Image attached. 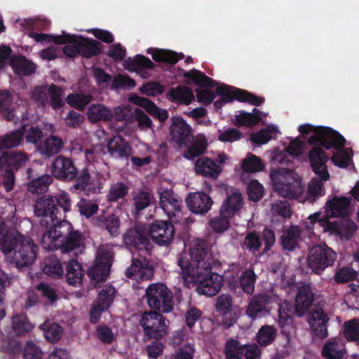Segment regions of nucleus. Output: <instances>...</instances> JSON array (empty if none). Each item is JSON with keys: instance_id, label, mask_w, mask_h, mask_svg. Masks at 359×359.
<instances>
[{"instance_id": "f257e3e1", "label": "nucleus", "mask_w": 359, "mask_h": 359, "mask_svg": "<svg viewBox=\"0 0 359 359\" xmlns=\"http://www.w3.org/2000/svg\"><path fill=\"white\" fill-rule=\"evenodd\" d=\"M71 208L70 196L65 191L55 196H43L36 201L34 215L40 217L39 225L44 229L41 238L43 249L67 253L81 246V233L74 230L72 223L65 219Z\"/></svg>"}, {"instance_id": "f03ea898", "label": "nucleus", "mask_w": 359, "mask_h": 359, "mask_svg": "<svg viewBox=\"0 0 359 359\" xmlns=\"http://www.w3.org/2000/svg\"><path fill=\"white\" fill-rule=\"evenodd\" d=\"M215 262L208 242L203 239H196L190 253H182L177 259L182 278L196 283L198 293L208 297L216 295L223 283L222 276L212 272Z\"/></svg>"}, {"instance_id": "7ed1b4c3", "label": "nucleus", "mask_w": 359, "mask_h": 359, "mask_svg": "<svg viewBox=\"0 0 359 359\" xmlns=\"http://www.w3.org/2000/svg\"><path fill=\"white\" fill-rule=\"evenodd\" d=\"M50 171L53 177L58 181L72 182L70 191L75 194L89 196L100 189L90 165L86 164L79 169L69 157L63 155L56 156L51 163Z\"/></svg>"}, {"instance_id": "20e7f679", "label": "nucleus", "mask_w": 359, "mask_h": 359, "mask_svg": "<svg viewBox=\"0 0 359 359\" xmlns=\"http://www.w3.org/2000/svg\"><path fill=\"white\" fill-rule=\"evenodd\" d=\"M124 243L137 250L133 254L131 264L126 270V276L137 280H150L154 268L147 255H150L151 244L145 231L138 226L128 229L123 236Z\"/></svg>"}, {"instance_id": "39448f33", "label": "nucleus", "mask_w": 359, "mask_h": 359, "mask_svg": "<svg viewBox=\"0 0 359 359\" xmlns=\"http://www.w3.org/2000/svg\"><path fill=\"white\" fill-rule=\"evenodd\" d=\"M38 249L32 239L21 234L14 236L7 233L0 238V250L18 267L32 265L36 259Z\"/></svg>"}, {"instance_id": "423d86ee", "label": "nucleus", "mask_w": 359, "mask_h": 359, "mask_svg": "<svg viewBox=\"0 0 359 359\" xmlns=\"http://www.w3.org/2000/svg\"><path fill=\"white\" fill-rule=\"evenodd\" d=\"M298 130L302 135L313 132L309 137L308 143L311 145H320L326 149H340L346 142L345 138L339 133L330 127L315 128L310 124H304L299 126Z\"/></svg>"}, {"instance_id": "0eeeda50", "label": "nucleus", "mask_w": 359, "mask_h": 359, "mask_svg": "<svg viewBox=\"0 0 359 359\" xmlns=\"http://www.w3.org/2000/svg\"><path fill=\"white\" fill-rule=\"evenodd\" d=\"M243 197L238 191L227 195L219 211V216L210 220V226L213 231L221 233L230 226L229 219L233 217L242 208Z\"/></svg>"}, {"instance_id": "6e6552de", "label": "nucleus", "mask_w": 359, "mask_h": 359, "mask_svg": "<svg viewBox=\"0 0 359 359\" xmlns=\"http://www.w3.org/2000/svg\"><path fill=\"white\" fill-rule=\"evenodd\" d=\"M287 172V169L285 168H278L271 171L270 178L273 189L283 198L300 200L304 191L302 180L299 179L288 181L285 176Z\"/></svg>"}, {"instance_id": "1a4fd4ad", "label": "nucleus", "mask_w": 359, "mask_h": 359, "mask_svg": "<svg viewBox=\"0 0 359 359\" xmlns=\"http://www.w3.org/2000/svg\"><path fill=\"white\" fill-rule=\"evenodd\" d=\"M276 243L273 230L265 227L262 231H252L247 233L243 241V248L253 255L267 254Z\"/></svg>"}, {"instance_id": "9d476101", "label": "nucleus", "mask_w": 359, "mask_h": 359, "mask_svg": "<svg viewBox=\"0 0 359 359\" xmlns=\"http://www.w3.org/2000/svg\"><path fill=\"white\" fill-rule=\"evenodd\" d=\"M145 297L152 309L161 313H169L173 309V294L163 283L151 284L146 290Z\"/></svg>"}, {"instance_id": "9b49d317", "label": "nucleus", "mask_w": 359, "mask_h": 359, "mask_svg": "<svg viewBox=\"0 0 359 359\" xmlns=\"http://www.w3.org/2000/svg\"><path fill=\"white\" fill-rule=\"evenodd\" d=\"M165 320L160 312H144L139 320V324L143 328L144 339L158 340L165 336L168 330Z\"/></svg>"}, {"instance_id": "f8f14e48", "label": "nucleus", "mask_w": 359, "mask_h": 359, "mask_svg": "<svg viewBox=\"0 0 359 359\" xmlns=\"http://www.w3.org/2000/svg\"><path fill=\"white\" fill-rule=\"evenodd\" d=\"M56 42L61 45L67 43L77 44L79 55L86 59L99 55L103 48L102 44L99 41L76 34H65L63 36L57 37Z\"/></svg>"}, {"instance_id": "ddd939ff", "label": "nucleus", "mask_w": 359, "mask_h": 359, "mask_svg": "<svg viewBox=\"0 0 359 359\" xmlns=\"http://www.w3.org/2000/svg\"><path fill=\"white\" fill-rule=\"evenodd\" d=\"M337 253L327 245L313 247L308 256V265L316 274H321L326 268L334 264Z\"/></svg>"}, {"instance_id": "4468645a", "label": "nucleus", "mask_w": 359, "mask_h": 359, "mask_svg": "<svg viewBox=\"0 0 359 359\" xmlns=\"http://www.w3.org/2000/svg\"><path fill=\"white\" fill-rule=\"evenodd\" d=\"M149 235L157 245L168 246L173 241L175 228L169 221L155 220L149 226Z\"/></svg>"}, {"instance_id": "2eb2a0df", "label": "nucleus", "mask_w": 359, "mask_h": 359, "mask_svg": "<svg viewBox=\"0 0 359 359\" xmlns=\"http://www.w3.org/2000/svg\"><path fill=\"white\" fill-rule=\"evenodd\" d=\"M224 353L227 359H256L260 355L256 344L240 346L239 341L233 339L226 341Z\"/></svg>"}, {"instance_id": "dca6fc26", "label": "nucleus", "mask_w": 359, "mask_h": 359, "mask_svg": "<svg viewBox=\"0 0 359 359\" xmlns=\"http://www.w3.org/2000/svg\"><path fill=\"white\" fill-rule=\"evenodd\" d=\"M170 133L172 140L180 145L188 147L194 140L191 126L180 116L171 118Z\"/></svg>"}, {"instance_id": "f3484780", "label": "nucleus", "mask_w": 359, "mask_h": 359, "mask_svg": "<svg viewBox=\"0 0 359 359\" xmlns=\"http://www.w3.org/2000/svg\"><path fill=\"white\" fill-rule=\"evenodd\" d=\"M319 146L316 145L313 147L309 151L308 156L313 172L324 181H327L330 178V174L326 163L330 157Z\"/></svg>"}, {"instance_id": "a211bd4d", "label": "nucleus", "mask_w": 359, "mask_h": 359, "mask_svg": "<svg viewBox=\"0 0 359 359\" xmlns=\"http://www.w3.org/2000/svg\"><path fill=\"white\" fill-rule=\"evenodd\" d=\"M295 313L294 306L288 302L281 303L278 309V324L280 328V334L285 337L289 344L291 339V332L293 330V314Z\"/></svg>"}, {"instance_id": "6ab92c4d", "label": "nucleus", "mask_w": 359, "mask_h": 359, "mask_svg": "<svg viewBox=\"0 0 359 359\" xmlns=\"http://www.w3.org/2000/svg\"><path fill=\"white\" fill-rule=\"evenodd\" d=\"M272 297L266 293L254 295L246 310L248 317L255 320L269 313V305L272 303Z\"/></svg>"}, {"instance_id": "aec40b11", "label": "nucleus", "mask_w": 359, "mask_h": 359, "mask_svg": "<svg viewBox=\"0 0 359 359\" xmlns=\"http://www.w3.org/2000/svg\"><path fill=\"white\" fill-rule=\"evenodd\" d=\"M186 204L189 210L197 215H204L211 208L213 201L211 197L205 192L190 193L186 198Z\"/></svg>"}, {"instance_id": "412c9836", "label": "nucleus", "mask_w": 359, "mask_h": 359, "mask_svg": "<svg viewBox=\"0 0 359 359\" xmlns=\"http://www.w3.org/2000/svg\"><path fill=\"white\" fill-rule=\"evenodd\" d=\"M329 317L321 308L313 309L309 313L308 322L313 334L319 339L327 337Z\"/></svg>"}, {"instance_id": "4be33fe9", "label": "nucleus", "mask_w": 359, "mask_h": 359, "mask_svg": "<svg viewBox=\"0 0 359 359\" xmlns=\"http://www.w3.org/2000/svg\"><path fill=\"white\" fill-rule=\"evenodd\" d=\"M314 300V293L309 284H303L298 289L294 303L295 314L304 316L309 310Z\"/></svg>"}, {"instance_id": "5701e85b", "label": "nucleus", "mask_w": 359, "mask_h": 359, "mask_svg": "<svg viewBox=\"0 0 359 359\" xmlns=\"http://www.w3.org/2000/svg\"><path fill=\"white\" fill-rule=\"evenodd\" d=\"M160 205L170 219L181 212L182 201L172 190L165 189L160 192Z\"/></svg>"}, {"instance_id": "b1692460", "label": "nucleus", "mask_w": 359, "mask_h": 359, "mask_svg": "<svg viewBox=\"0 0 359 359\" xmlns=\"http://www.w3.org/2000/svg\"><path fill=\"white\" fill-rule=\"evenodd\" d=\"M232 298L229 294H222L217 297V311L222 316V325L228 329L236 323V318L231 313Z\"/></svg>"}, {"instance_id": "393cba45", "label": "nucleus", "mask_w": 359, "mask_h": 359, "mask_svg": "<svg viewBox=\"0 0 359 359\" xmlns=\"http://www.w3.org/2000/svg\"><path fill=\"white\" fill-rule=\"evenodd\" d=\"M107 148L108 152L113 157L128 158L132 154L131 147L120 135H115L111 138L107 144Z\"/></svg>"}, {"instance_id": "a878e982", "label": "nucleus", "mask_w": 359, "mask_h": 359, "mask_svg": "<svg viewBox=\"0 0 359 359\" xmlns=\"http://www.w3.org/2000/svg\"><path fill=\"white\" fill-rule=\"evenodd\" d=\"M27 160L23 152L5 151L0 156V169L17 171Z\"/></svg>"}, {"instance_id": "bb28decb", "label": "nucleus", "mask_w": 359, "mask_h": 359, "mask_svg": "<svg viewBox=\"0 0 359 359\" xmlns=\"http://www.w3.org/2000/svg\"><path fill=\"white\" fill-rule=\"evenodd\" d=\"M131 101L136 105L144 108L151 116L158 119L161 123H164L168 118L167 110L158 107L154 102L146 97L135 95L132 97Z\"/></svg>"}, {"instance_id": "cd10ccee", "label": "nucleus", "mask_w": 359, "mask_h": 359, "mask_svg": "<svg viewBox=\"0 0 359 359\" xmlns=\"http://www.w3.org/2000/svg\"><path fill=\"white\" fill-rule=\"evenodd\" d=\"M95 224L102 229H105L111 237L115 238L120 233L121 221L114 213L102 214L96 217Z\"/></svg>"}, {"instance_id": "c85d7f7f", "label": "nucleus", "mask_w": 359, "mask_h": 359, "mask_svg": "<svg viewBox=\"0 0 359 359\" xmlns=\"http://www.w3.org/2000/svg\"><path fill=\"white\" fill-rule=\"evenodd\" d=\"M195 170L197 174L204 177L217 178L222 172L219 164L206 156L199 157L195 163Z\"/></svg>"}, {"instance_id": "c756f323", "label": "nucleus", "mask_w": 359, "mask_h": 359, "mask_svg": "<svg viewBox=\"0 0 359 359\" xmlns=\"http://www.w3.org/2000/svg\"><path fill=\"white\" fill-rule=\"evenodd\" d=\"M147 53L151 55L152 59L156 62L170 65L176 64L184 57L183 53H177L173 50L158 48H149Z\"/></svg>"}, {"instance_id": "7c9ffc66", "label": "nucleus", "mask_w": 359, "mask_h": 359, "mask_svg": "<svg viewBox=\"0 0 359 359\" xmlns=\"http://www.w3.org/2000/svg\"><path fill=\"white\" fill-rule=\"evenodd\" d=\"M308 219L311 224L318 223L323 229L324 232H329L331 234L341 235L342 233L341 226L337 222H330L328 215H322L321 212H315L310 215Z\"/></svg>"}, {"instance_id": "2f4dec72", "label": "nucleus", "mask_w": 359, "mask_h": 359, "mask_svg": "<svg viewBox=\"0 0 359 359\" xmlns=\"http://www.w3.org/2000/svg\"><path fill=\"white\" fill-rule=\"evenodd\" d=\"M168 95L172 102L185 105H189L194 100V95L191 88L182 85L171 88Z\"/></svg>"}, {"instance_id": "473e14b6", "label": "nucleus", "mask_w": 359, "mask_h": 359, "mask_svg": "<svg viewBox=\"0 0 359 359\" xmlns=\"http://www.w3.org/2000/svg\"><path fill=\"white\" fill-rule=\"evenodd\" d=\"M88 118L92 123L110 121L113 116V111L102 104H91L87 112Z\"/></svg>"}, {"instance_id": "72a5a7b5", "label": "nucleus", "mask_w": 359, "mask_h": 359, "mask_svg": "<svg viewBox=\"0 0 359 359\" xmlns=\"http://www.w3.org/2000/svg\"><path fill=\"white\" fill-rule=\"evenodd\" d=\"M11 325L13 333L18 337L25 335L34 328V325L23 313L14 315L11 319Z\"/></svg>"}, {"instance_id": "f704fd0d", "label": "nucleus", "mask_w": 359, "mask_h": 359, "mask_svg": "<svg viewBox=\"0 0 359 359\" xmlns=\"http://www.w3.org/2000/svg\"><path fill=\"white\" fill-rule=\"evenodd\" d=\"M126 62L128 63L131 69L135 71L143 78H147L149 74L147 69H151L154 67L153 62L147 57L142 55H137L134 58H128Z\"/></svg>"}, {"instance_id": "c9c22d12", "label": "nucleus", "mask_w": 359, "mask_h": 359, "mask_svg": "<svg viewBox=\"0 0 359 359\" xmlns=\"http://www.w3.org/2000/svg\"><path fill=\"white\" fill-rule=\"evenodd\" d=\"M14 72L20 76H29L36 70V65L25 56H14L11 60Z\"/></svg>"}, {"instance_id": "e433bc0d", "label": "nucleus", "mask_w": 359, "mask_h": 359, "mask_svg": "<svg viewBox=\"0 0 359 359\" xmlns=\"http://www.w3.org/2000/svg\"><path fill=\"white\" fill-rule=\"evenodd\" d=\"M350 200L347 197H335L327 202L332 217H346L348 215Z\"/></svg>"}, {"instance_id": "4c0bfd02", "label": "nucleus", "mask_w": 359, "mask_h": 359, "mask_svg": "<svg viewBox=\"0 0 359 359\" xmlns=\"http://www.w3.org/2000/svg\"><path fill=\"white\" fill-rule=\"evenodd\" d=\"M83 276L81 265L76 259H71L67 265L66 280L71 285H80Z\"/></svg>"}, {"instance_id": "58836bf2", "label": "nucleus", "mask_w": 359, "mask_h": 359, "mask_svg": "<svg viewBox=\"0 0 359 359\" xmlns=\"http://www.w3.org/2000/svg\"><path fill=\"white\" fill-rule=\"evenodd\" d=\"M183 76L201 88L213 87L216 85V82L212 79L195 69L191 71H184Z\"/></svg>"}, {"instance_id": "ea45409f", "label": "nucleus", "mask_w": 359, "mask_h": 359, "mask_svg": "<svg viewBox=\"0 0 359 359\" xmlns=\"http://www.w3.org/2000/svg\"><path fill=\"white\" fill-rule=\"evenodd\" d=\"M43 271L45 274L53 278L62 277L64 273L62 264L55 255H50L45 259Z\"/></svg>"}, {"instance_id": "a19ab883", "label": "nucleus", "mask_w": 359, "mask_h": 359, "mask_svg": "<svg viewBox=\"0 0 359 359\" xmlns=\"http://www.w3.org/2000/svg\"><path fill=\"white\" fill-rule=\"evenodd\" d=\"M277 336V330L273 325H265L262 326L256 335L257 344L263 347L271 344Z\"/></svg>"}, {"instance_id": "79ce46f5", "label": "nucleus", "mask_w": 359, "mask_h": 359, "mask_svg": "<svg viewBox=\"0 0 359 359\" xmlns=\"http://www.w3.org/2000/svg\"><path fill=\"white\" fill-rule=\"evenodd\" d=\"M345 353V349L341 348L339 342L330 340L324 344L321 354L325 359H343Z\"/></svg>"}, {"instance_id": "37998d69", "label": "nucleus", "mask_w": 359, "mask_h": 359, "mask_svg": "<svg viewBox=\"0 0 359 359\" xmlns=\"http://www.w3.org/2000/svg\"><path fill=\"white\" fill-rule=\"evenodd\" d=\"M116 290L111 285H106L99 292L95 304L108 310L113 304Z\"/></svg>"}, {"instance_id": "c03bdc74", "label": "nucleus", "mask_w": 359, "mask_h": 359, "mask_svg": "<svg viewBox=\"0 0 359 359\" xmlns=\"http://www.w3.org/2000/svg\"><path fill=\"white\" fill-rule=\"evenodd\" d=\"M208 147V142L203 135H198L192 145L184 153V156L189 160H194L196 157L201 156Z\"/></svg>"}, {"instance_id": "a18cd8bd", "label": "nucleus", "mask_w": 359, "mask_h": 359, "mask_svg": "<svg viewBox=\"0 0 359 359\" xmlns=\"http://www.w3.org/2000/svg\"><path fill=\"white\" fill-rule=\"evenodd\" d=\"M53 182V177L50 175H43L31 180L27 184L28 191L32 194H43L49 185Z\"/></svg>"}, {"instance_id": "49530a36", "label": "nucleus", "mask_w": 359, "mask_h": 359, "mask_svg": "<svg viewBox=\"0 0 359 359\" xmlns=\"http://www.w3.org/2000/svg\"><path fill=\"white\" fill-rule=\"evenodd\" d=\"M323 180L320 177H314L311 180L308 185V191L305 200L313 203L319 197L325 194Z\"/></svg>"}, {"instance_id": "de8ad7c7", "label": "nucleus", "mask_w": 359, "mask_h": 359, "mask_svg": "<svg viewBox=\"0 0 359 359\" xmlns=\"http://www.w3.org/2000/svg\"><path fill=\"white\" fill-rule=\"evenodd\" d=\"M300 236V230L297 226H292L280 238L283 249L292 251L294 250Z\"/></svg>"}, {"instance_id": "09e8293b", "label": "nucleus", "mask_w": 359, "mask_h": 359, "mask_svg": "<svg viewBox=\"0 0 359 359\" xmlns=\"http://www.w3.org/2000/svg\"><path fill=\"white\" fill-rule=\"evenodd\" d=\"M257 278V275L252 269L244 270L239 278V285L242 290L248 294H252L255 291Z\"/></svg>"}, {"instance_id": "8fccbe9b", "label": "nucleus", "mask_w": 359, "mask_h": 359, "mask_svg": "<svg viewBox=\"0 0 359 359\" xmlns=\"http://www.w3.org/2000/svg\"><path fill=\"white\" fill-rule=\"evenodd\" d=\"M40 328L43 330V335L48 341L56 342L61 339L63 329L59 324L45 322L41 325Z\"/></svg>"}, {"instance_id": "3c124183", "label": "nucleus", "mask_w": 359, "mask_h": 359, "mask_svg": "<svg viewBox=\"0 0 359 359\" xmlns=\"http://www.w3.org/2000/svg\"><path fill=\"white\" fill-rule=\"evenodd\" d=\"M261 114L262 111L259 109L254 108L252 113L241 111L236 116V120L240 126H254L257 125L262 120Z\"/></svg>"}, {"instance_id": "603ef678", "label": "nucleus", "mask_w": 359, "mask_h": 359, "mask_svg": "<svg viewBox=\"0 0 359 359\" xmlns=\"http://www.w3.org/2000/svg\"><path fill=\"white\" fill-rule=\"evenodd\" d=\"M92 99V95L89 94L72 93L67 95L66 101L71 107L79 111H83Z\"/></svg>"}, {"instance_id": "864d4df0", "label": "nucleus", "mask_w": 359, "mask_h": 359, "mask_svg": "<svg viewBox=\"0 0 359 359\" xmlns=\"http://www.w3.org/2000/svg\"><path fill=\"white\" fill-rule=\"evenodd\" d=\"M62 89L55 84L52 83L48 86V104L53 109H60L65 105V102L62 100Z\"/></svg>"}, {"instance_id": "5fc2aeb1", "label": "nucleus", "mask_w": 359, "mask_h": 359, "mask_svg": "<svg viewBox=\"0 0 359 359\" xmlns=\"http://www.w3.org/2000/svg\"><path fill=\"white\" fill-rule=\"evenodd\" d=\"M25 129V126H22L20 129L1 136L4 148L8 149L19 146L24 139Z\"/></svg>"}, {"instance_id": "6e6d98bb", "label": "nucleus", "mask_w": 359, "mask_h": 359, "mask_svg": "<svg viewBox=\"0 0 359 359\" xmlns=\"http://www.w3.org/2000/svg\"><path fill=\"white\" fill-rule=\"evenodd\" d=\"M63 146L61 138L56 136H51L46 139L41 147V153L50 157L60 151Z\"/></svg>"}, {"instance_id": "4d7b16f0", "label": "nucleus", "mask_w": 359, "mask_h": 359, "mask_svg": "<svg viewBox=\"0 0 359 359\" xmlns=\"http://www.w3.org/2000/svg\"><path fill=\"white\" fill-rule=\"evenodd\" d=\"M129 187L123 182H116L111 185L109 191L107 195V201L116 202L123 198L128 193Z\"/></svg>"}, {"instance_id": "13d9d810", "label": "nucleus", "mask_w": 359, "mask_h": 359, "mask_svg": "<svg viewBox=\"0 0 359 359\" xmlns=\"http://www.w3.org/2000/svg\"><path fill=\"white\" fill-rule=\"evenodd\" d=\"M241 167L245 172H255L262 170L264 165L259 157L250 154L249 156L243 160Z\"/></svg>"}, {"instance_id": "bf43d9fd", "label": "nucleus", "mask_w": 359, "mask_h": 359, "mask_svg": "<svg viewBox=\"0 0 359 359\" xmlns=\"http://www.w3.org/2000/svg\"><path fill=\"white\" fill-rule=\"evenodd\" d=\"M344 336L348 341L359 340V323L357 318L344 323Z\"/></svg>"}, {"instance_id": "052dcab7", "label": "nucleus", "mask_w": 359, "mask_h": 359, "mask_svg": "<svg viewBox=\"0 0 359 359\" xmlns=\"http://www.w3.org/2000/svg\"><path fill=\"white\" fill-rule=\"evenodd\" d=\"M276 133V129L272 126H267L257 133L250 135V140L257 144H266L271 138L273 134Z\"/></svg>"}, {"instance_id": "680f3d73", "label": "nucleus", "mask_w": 359, "mask_h": 359, "mask_svg": "<svg viewBox=\"0 0 359 359\" xmlns=\"http://www.w3.org/2000/svg\"><path fill=\"white\" fill-rule=\"evenodd\" d=\"M358 276V272L351 267L344 266L339 269L334 276L336 283H345L355 280Z\"/></svg>"}, {"instance_id": "e2e57ef3", "label": "nucleus", "mask_w": 359, "mask_h": 359, "mask_svg": "<svg viewBox=\"0 0 359 359\" xmlns=\"http://www.w3.org/2000/svg\"><path fill=\"white\" fill-rule=\"evenodd\" d=\"M109 271L110 269L103 266L100 262H96L90 268L88 275L95 282H103L107 280Z\"/></svg>"}, {"instance_id": "0e129e2a", "label": "nucleus", "mask_w": 359, "mask_h": 359, "mask_svg": "<svg viewBox=\"0 0 359 359\" xmlns=\"http://www.w3.org/2000/svg\"><path fill=\"white\" fill-rule=\"evenodd\" d=\"M81 215L89 218L96 214L99 210L98 204L93 201L82 198L76 205Z\"/></svg>"}, {"instance_id": "69168bd1", "label": "nucleus", "mask_w": 359, "mask_h": 359, "mask_svg": "<svg viewBox=\"0 0 359 359\" xmlns=\"http://www.w3.org/2000/svg\"><path fill=\"white\" fill-rule=\"evenodd\" d=\"M264 192L263 185L257 180H251L247 186V193L249 200L257 202L262 199Z\"/></svg>"}, {"instance_id": "338daca9", "label": "nucleus", "mask_w": 359, "mask_h": 359, "mask_svg": "<svg viewBox=\"0 0 359 359\" xmlns=\"http://www.w3.org/2000/svg\"><path fill=\"white\" fill-rule=\"evenodd\" d=\"M25 136L27 142L36 144L43 137V132L37 126L24 125Z\"/></svg>"}, {"instance_id": "774afa93", "label": "nucleus", "mask_w": 359, "mask_h": 359, "mask_svg": "<svg viewBox=\"0 0 359 359\" xmlns=\"http://www.w3.org/2000/svg\"><path fill=\"white\" fill-rule=\"evenodd\" d=\"M41 348L32 341H28L23 349V359H42Z\"/></svg>"}]
</instances>
